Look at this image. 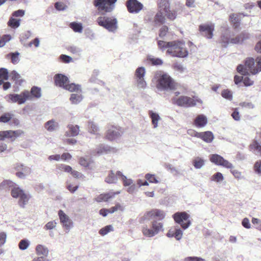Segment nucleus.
<instances>
[{
  "mask_svg": "<svg viewBox=\"0 0 261 261\" xmlns=\"http://www.w3.org/2000/svg\"><path fill=\"white\" fill-rule=\"evenodd\" d=\"M231 21L233 23L236 28L238 27L240 25L239 19L238 16L236 14H232L229 16Z\"/></svg>",
  "mask_w": 261,
  "mask_h": 261,
  "instance_id": "nucleus-51",
  "label": "nucleus"
},
{
  "mask_svg": "<svg viewBox=\"0 0 261 261\" xmlns=\"http://www.w3.org/2000/svg\"><path fill=\"white\" fill-rule=\"evenodd\" d=\"M57 223L55 221H49L44 226L46 230H51L56 227Z\"/></svg>",
  "mask_w": 261,
  "mask_h": 261,
  "instance_id": "nucleus-61",
  "label": "nucleus"
},
{
  "mask_svg": "<svg viewBox=\"0 0 261 261\" xmlns=\"http://www.w3.org/2000/svg\"><path fill=\"white\" fill-rule=\"evenodd\" d=\"M69 51L75 55H80L82 52V49L75 46H71L68 48Z\"/></svg>",
  "mask_w": 261,
  "mask_h": 261,
  "instance_id": "nucleus-52",
  "label": "nucleus"
},
{
  "mask_svg": "<svg viewBox=\"0 0 261 261\" xmlns=\"http://www.w3.org/2000/svg\"><path fill=\"white\" fill-rule=\"evenodd\" d=\"M245 67L252 74H255L261 71V56L257 57L255 60L252 58H249L245 61Z\"/></svg>",
  "mask_w": 261,
  "mask_h": 261,
  "instance_id": "nucleus-9",
  "label": "nucleus"
},
{
  "mask_svg": "<svg viewBox=\"0 0 261 261\" xmlns=\"http://www.w3.org/2000/svg\"><path fill=\"white\" fill-rule=\"evenodd\" d=\"M158 11L164 13L165 15L170 20H173L176 17L175 11L170 10L169 0H158Z\"/></svg>",
  "mask_w": 261,
  "mask_h": 261,
  "instance_id": "nucleus-7",
  "label": "nucleus"
},
{
  "mask_svg": "<svg viewBox=\"0 0 261 261\" xmlns=\"http://www.w3.org/2000/svg\"><path fill=\"white\" fill-rule=\"evenodd\" d=\"M123 132L119 126L112 125L108 127L106 134V138L110 141H113L120 138Z\"/></svg>",
  "mask_w": 261,
  "mask_h": 261,
  "instance_id": "nucleus-14",
  "label": "nucleus"
},
{
  "mask_svg": "<svg viewBox=\"0 0 261 261\" xmlns=\"http://www.w3.org/2000/svg\"><path fill=\"white\" fill-rule=\"evenodd\" d=\"M19 53L17 51L11 53L8 55V56H10L11 62L14 64H16L19 62Z\"/></svg>",
  "mask_w": 261,
  "mask_h": 261,
  "instance_id": "nucleus-47",
  "label": "nucleus"
},
{
  "mask_svg": "<svg viewBox=\"0 0 261 261\" xmlns=\"http://www.w3.org/2000/svg\"><path fill=\"white\" fill-rule=\"evenodd\" d=\"M164 13L158 11L155 15L153 19L154 24L156 26H159L164 23L166 21Z\"/></svg>",
  "mask_w": 261,
  "mask_h": 261,
  "instance_id": "nucleus-25",
  "label": "nucleus"
},
{
  "mask_svg": "<svg viewBox=\"0 0 261 261\" xmlns=\"http://www.w3.org/2000/svg\"><path fill=\"white\" fill-rule=\"evenodd\" d=\"M8 24L9 26L16 28L19 27L20 25L19 20L14 18H11L8 21Z\"/></svg>",
  "mask_w": 261,
  "mask_h": 261,
  "instance_id": "nucleus-58",
  "label": "nucleus"
},
{
  "mask_svg": "<svg viewBox=\"0 0 261 261\" xmlns=\"http://www.w3.org/2000/svg\"><path fill=\"white\" fill-rule=\"evenodd\" d=\"M56 9L58 11H63L66 9V6L62 2H57L55 4Z\"/></svg>",
  "mask_w": 261,
  "mask_h": 261,
  "instance_id": "nucleus-63",
  "label": "nucleus"
},
{
  "mask_svg": "<svg viewBox=\"0 0 261 261\" xmlns=\"http://www.w3.org/2000/svg\"><path fill=\"white\" fill-rule=\"evenodd\" d=\"M66 188L71 193H73L77 190L79 186H73V185L69 181H67Z\"/></svg>",
  "mask_w": 261,
  "mask_h": 261,
  "instance_id": "nucleus-60",
  "label": "nucleus"
},
{
  "mask_svg": "<svg viewBox=\"0 0 261 261\" xmlns=\"http://www.w3.org/2000/svg\"><path fill=\"white\" fill-rule=\"evenodd\" d=\"M57 170L59 172L64 171L66 173H70L72 170V168L69 165L61 164L57 165Z\"/></svg>",
  "mask_w": 261,
  "mask_h": 261,
  "instance_id": "nucleus-40",
  "label": "nucleus"
},
{
  "mask_svg": "<svg viewBox=\"0 0 261 261\" xmlns=\"http://www.w3.org/2000/svg\"><path fill=\"white\" fill-rule=\"evenodd\" d=\"M250 148L253 150L255 153H260L261 154V145L258 143H254L251 145Z\"/></svg>",
  "mask_w": 261,
  "mask_h": 261,
  "instance_id": "nucleus-57",
  "label": "nucleus"
},
{
  "mask_svg": "<svg viewBox=\"0 0 261 261\" xmlns=\"http://www.w3.org/2000/svg\"><path fill=\"white\" fill-rule=\"evenodd\" d=\"M11 194L13 198H19L18 204L23 208L27 204L30 198V195L25 193L17 185L11 189Z\"/></svg>",
  "mask_w": 261,
  "mask_h": 261,
  "instance_id": "nucleus-5",
  "label": "nucleus"
},
{
  "mask_svg": "<svg viewBox=\"0 0 261 261\" xmlns=\"http://www.w3.org/2000/svg\"><path fill=\"white\" fill-rule=\"evenodd\" d=\"M166 216L165 212L160 209H152L147 212L144 215V217L148 218H156L159 221L163 220Z\"/></svg>",
  "mask_w": 261,
  "mask_h": 261,
  "instance_id": "nucleus-19",
  "label": "nucleus"
},
{
  "mask_svg": "<svg viewBox=\"0 0 261 261\" xmlns=\"http://www.w3.org/2000/svg\"><path fill=\"white\" fill-rule=\"evenodd\" d=\"M119 176L114 173V171L111 170L110 171L109 174L105 178V181L109 184H114L117 181V179Z\"/></svg>",
  "mask_w": 261,
  "mask_h": 261,
  "instance_id": "nucleus-32",
  "label": "nucleus"
},
{
  "mask_svg": "<svg viewBox=\"0 0 261 261\" xmlns=\"http://www.w3.org/2000/svg\"><path fill=\"white\" fill-rule=\"evenodd\" d=\"M76 93H72L71 94L70 100L72 104L77 105L83 99V96L82 94V92H76Z\"/></svg>",
  "mask_w": 261,
  "mask_h": 261,
  "instance_id": "nucleus-30",
  "label": "nucleus"
},
{
  "mask_svg": "<svg viewBox=\"0 0 261 261\" xmlns=\"http://www.w3.org/2000/svg\"><path fill=\"white\" fill-rule=\"evenodd\" d=\"M54 80L56 85L63 88L69 83L68 77L62 74H56L54 76Z\"/></svg>",
  "mask_w": 261,
  "mask_h": 261,
  "instance_id": "nucleus-20",
  "label": "nucleus"
},
{
  "mask_svg": "<svg viewBox=\"0 0 261 261\" xmlns=\"http://www.w3.org/2000/svg\"><path fill=\"white\" fill-rule=\"evenodd\" d=\"M210 161L218 166H223L227 169H231L233 168V165L225 160L222 156L217 154H213L210 155Z\"/></svg>",
  "mask_w": 261,
  "mask_h": 261,
  "instance_id": "nucleus-13",
  "label": "nucleus"
},
{
  "mask_svg": "<svg viewBox=\"0 0 261 261\" xmlns=\"http://www.w3.org/2000/svg\"><path fill=\"white\" fill-rule=\"evenodd\" d=\"M13 115L9 113H5L0 117V122L7 123L11 119Z\"/></svg>",
  "mask_w": 261,
  "mask_h": 261,
  "instance_id": "nucleus-48",
  "label": "nucleus"
},
{
  "mask_svg": "<svg viewBox=\"0 0 261 261\" xmlns=\"http://www.w3.org/2000/svg\"><path fill=\"white\" fill-rule=\"evenodd\" d=\"M153 82L159 91L172 90L175 88V83L172 79L167 73L162 71L155 73Z\"/></svg>",
  "mask_w": 261,
  "mask_h": 261,
  "instance_id": "nucleus-2",
  "label": "nucleus"
},
{
  "mask_svg": "<svg viewBox=\"0 0 261 261\" xmlns=\"http://www.w3.org/2000/svg\"><path fill=\"white\" fill-rule=\"evenodd\" d=\"M14 169L16 171V176L21 179H24L31 173V169L20 163H17L13 165Z\"/></svg>",
  "mask_w": 261,
  "mask_h": 261,
  "instance_id": "nucleus-11",
  "label": "nucleus"
},
{
  "mask_svg": "<svg viewBox=\"0 0 261 261\" xmlns=\"http://www.w3.org/2000/svg\"><path fill=\"white\" fill-rule=\"evenodd\" d=\"M10 77L12 80L15 81L16 83H20L21 79H20V75L18 73H17L16 71L13 70L10 73Z\"/></svg>",
  "mask_w": 261,
  "mask_h": 261,
  "instance_id": "nucleus-50",
  "label": "nucleus"
},
{
  "mask_svg": "<svg viewBox=\"0 0 261 261\" xmlns=\"http://www.w3.org/2000/svg\"><path fill=\"white\" fill-rule=\"evenodd\" d=\"M116 151L115 148L110 147L108 145L101 144L96 148L95 152L97 155H100L105 153H114Z\"/></svg>",
  "mask_w": 261,
  "mask_h": 261,
  "instance_id": "nucleus-21",
  "label": "nucleus"
},
{
  "mask_svg": "<svg viewBox=\"0 0 261 261\" xmlns=\"http://www.w3.org/2000/svg\"><path fill=\"white\" fill-rule=\"evenodd\" d=\"M123 210L124 207L120 203H117L114 206H112L109 208V213L113 214L118 210L123 211Z\"/></svg>",
  "mask_w": 261,
  "mask_h": 261,
  "instance_id": "nucleus-54",
  "label": "nucleus"
},
{
  "mask_svg": "<svg viewBox=\"0 0 261 261\" xmlns=\"http://www.w3.org/2000/svg\"><path fill=\"white\" fill-rule=\"evenodd\" d=\"M35 250L36 254L39 256L42 255L45 257L48 255V249L44 245L39 244L36 247Z\"/></svg>",
  "mask_w": 261,
  "mask_h": 261,
  "instance_id": "nucleus-28",
  "label": "nucleus"
},
{
  "mask_svg": "<svg viewBox=\"0 0 261 261\" xmlns=\"http://www.w3.org/2000/svg\"><path fill=\"white\" fill-rule=\"evenodd\" d=\"M89 132L93 134H96L98 131V127L93 121H89L88 123Z\"/></svg>",
  "mask_w": 261,
  "mask_h": 261,
  "instance_id": "nucleus-45",
  "label": "nucleus"
},
{
  "mask_svg": "<svg viewBox=\"0 0 261 261\" xmlns=\"http://www.w3.org/2000/svg\"><path fill=\"white\" fill-rule=\"evenodd\" d=\"M120 193V192H117L116 193H105V194H101L98 196H97L95 198V200L98 202H100L102 201H106L109 199L113 197L114 195L115 194H118Z\"/></svg>",
  "mask_w": 261,
  "mask_h": 261,
  "instance_id": "nucleus-29",
  "label": "nucleus"
},
{
  "mask_svg": "<svg viewBox=\"0 0 261 261\" xmlns=\"http://www.w3.org/2000/svg\"><path fill=\"white\" fill-rule=\"evenodd\" d=\"M151 224L153 229H149V228L146 225L142 226V232L144 236L148 238L153 237L158 234L160 231L164 230L163 223L154 220L151 222Z\"/></svg>",
  "mask_w": 261,
  "mask_h": 261,
  "instance_id": "nucleus-4",
  "label": "nucleus"
},
{
  "mask_svg": "<svg viewBox=\"0 0 261 261\" xmlns=\"http://www.w3.org/2000/svg\"><path fill=\"white\" fill-rule=\"evenodd\" d=\"M8 97L12 102H17L19 105H21L31 97V94L29 91L25 90L19 94H9Z\"/></svg>",
  "mask_w": 261,
  "mask_h": 261,
  "instance_id": "nucleus-12",
  "label": "nucleus"
},
{
  "mask_svg": "<svg viewBox=\"0 0 261 261\" xmlns=\"http://www.w3.org/2000/svg\"><path fill=\"white\" fill-rule=\"evenodd\" d=\"M30 245V241L27 239L21 240L18 244L19 248L21 250H26Z\"/></svg>",
  "mask_w": 261,
  "mask_h": 261,
  "instance_id": "nucleus-46",
  "label": "nucleus"
},
{
  "mask_svg": "<svg viewBox=\"0 0 261 261\" xmlns=\"http://www.w3.org/2000/svg\"><path fill=\"white\" fill-rule=\"evenodd\" d=\"M58 215L61 223L63 227L68 232L73 226V223L69 217L62 210H59Z\"/></svg>",
  "mask_w": 261,
  "mask_h": 261,
  "instance_id": "nucleus-16",
  "label": "nucleus"
},
{
  "mask_svg": "<svg viewBox=\"0 0 261 261\" xmlns=\"http://www.w3.org/2000/svg\"><path fill=\"white\" fill-rule=\"evenodd\" d=\"M136 85L139 89H145L146 87V82L144 78H135Z\"/></svg>",
  "mask_w": 261,
  "mask_h": 261,
  "instance_id": "nucleus-44",
  "label": "nucleus"
},
{
  "mask_svg": "<svg viewBox=\"0 0 261 261\" xmlns=\"http://www.w3.org/2000/svg\"><path fill=\"white\" fill-rule=\"evenodd\" d=\"M245 33H241L239 35L236 36V37L231 38V44H239L241 43L244 39H245L247 37L245 36Z\"/></svg>",
  "mask_w": 261,
  "mask_h": 261,
  "instance_id": "nucleus-39",
  "label": "nucleus"
},
{
  "mask_svg": "<svg viewBox=\"0 0 261 261\" xmlns=\"http://www.w3.org/2000/svg\"><path fill=\"white\" fill-rule=\"evenodd\" d=\"M199 31L202 35L204 36L207 39H211L213 36V31H214V24H205L199 26Z\"/></svg>",
  "mask_w": 261,
  "mask_h": 261,
  "instance_id": "nucleus-18",
  "label": "nucleus"
},
{
  "mask_svg": "<svg viewBox=\"0 0 261 261\" xmlns=\"http://www.w3.org/2000/svg\"><path fill=\"white\" fill-rule=\"evenodd\" d=\"M222 96L229 100H231L232 99V92L228 89L223 90L221 92Z\"/></svg>",
  "mask_w": 261,
  "mask_h": 261,
  "instance_id": "nucleus-49",
  "label": "nucleus"
},
{
  "mask_svg": "<svg viewBox=\"0 0 261 261\" xmlns=\"http://www.w3.org/2000/svg\"><path fill=\"white\" fill-rule=\"evenodd\" d=\"M230 36L231 33L229 30L226 29L222 33L219 40V42L222 46L226 47L229 44H231Z\"/></svg>",
  "mask_w": 261,
  "mask_h": 261,
  "instance_id": "nucleus-22",
  "label": "nucleus"
},
{
  "mask_svg": "<svg viewBox=\"0 0 261 261\" xmlns=\"http://www.w3.org/2000/svg\"><path fill=\"white\" fill-rule=\"evenodd\" d=\"M126 6L128 11L132 14H138L143 8V5L137 0H127Z\"/></svg>",
  "mask_w": 261,
  "mask_h": 261,
  "instance_id": "nucleus-15",
  "label": "nucleus"
},
{
  "mask_svg": "<svg viewBox=\"0 0 261 261\" xmlns=\"http://www.w3.org/2000/svg\"><path fill=\"white\" fill-rule=\"evenodd\" d=\"M149 61L153 65H161L163 64V61L160 58H150Z\"/></svg>",
  "mask_w": 261,
  "mask_h": 261,
  "instance_id": "nucleus-62",
  "label": "nucleus"
},
{
  "mask_svg": "<svg viewBox=\"0 0 261 261\" xmlns=\"http://www.w3.org/2000/svg\"><path fill=\"white\" fill-rule=\"evenodd\" d=\"M207 123V117L203 115H198L194 121V125L197 128H202Z\"/></svg>",
  "mask_w": 261,
  "mask_h": 261,
  "instance_id": "nucleus-23",
  "label": "nucleus"
},
{
  "mask_svg": "<svg viewBox=\"0 0 261 261\" xmlns=\"http://www.w3.org/2000/svg\"><path fill=\"white\" fill-rule=\"evenodd\" d=\"M44 127L47 131L53 132L59 128V123L55 119H51L44 124Z\"/></svg>",
  "mask_w": 261,
  "mask_h": 261,
  "instance_id": "nucleus-26",
  "label": "nucleus"
},
{
  "mask_svg": "<svg viewBox=\"0 0 261 261\" xmlns=\"http://www.w3.org/2000/svg\"><path fill=\"white\" fill-rule=\"evenodd\" d=\"M117 0H94L93 5L99 12H111Z\"/></svg>",
  "mask_w": 261,
  "mask_h": 261,
  "instance_id": "nucleus-8",
  "label": "nucleus"
},
{
  "mask_svg": "<svg viewBox=\"0 0 261 261\" xmlns=\"http://www.w3.org/2000/svg\"><path fill=\"white\" fill-rule=\"evenodd\" d=\"M97 22L98 25L110 32L115 33L118 29V21L114 17L99 16L97 19Z\"/></svg>",
  "mask_w": 261,
  "mask_h": 261,
  "instance_id": "nucleus-3",
  "label": "nucleus"
},
{
  "mask_svg": "<svg viewBox=\"0 0 261 261\" xmlns=\"http://www.w3.org/2000/svg\"><path fill=\"white\" fill-rule=\"evenodd\" d=\"M67 128L68 130L65 133V136L67 137H75L79 134L80 126L77 125L69 124Z\"/></svg>",
  "mask_w": 261,
  "mask_h": 261,
  "instance_id": "nucleus-24",
  "label": "nucleus"
},
{
  "mask_svg": "<svg viewBox=\"0 0 261 261\" xmlns=\"http://www.w3.org/2000/svg\"><path fill=\"white\" fill-rule=\"evenodd\" d=\"M64 89L70 92H82L81 86L80 85H76L74 83H67Z\"/></svg>",
  "mask_w": 261,
  "mask_h": 261,
  "instance_id": "nucleus-36",
  "label": "nucleus"
},
{
  "mask_svg": "<svg viewBox=\"0 0 261 261\" xmlns=\"http://www.w3.org/2000/svg\"><path fill=\"white\" fill-rule=\"evenodd\" d=\"M113 230L114 228L112 225H107L99 230V233L103 236L107 234L109 232L113 231Z\"/></svg>",
  "mask_w": 261,
  "mask_h": 261,
  "instance_id": "nucleus-43",
  "label": "nucleus"
},
{
  "mask_svg": "<svg viewBox=\"0 0 261 261\" xmlns=\"http://www.w3.org/2000/svg\"><path fill=\"white\" fill-rule=\"evenodd\" d=\"M17 184L10 180H5L0 184L1 190L9 189L14 188Z\"/></svg>",
  "mask_w": 261,
  "mask_h": 261,
  "instance_id": "nucleus-34",
  "label": "nucleus"
},
{
  "mask_svg": "<svg viewBox=\"0 0 261 261\" xmlns=\"http://www.w3.org/2000/svg\"><path fill=\"white\" fill-rule=\"evenodd\" d=\"M184 261H205V260L200 257L190 256L186 257Z\"/></svg>",
  "mask_w": 261,
  "mask_h": 261,
  "instance_id": "nucleus-64",
  "label": "nucleus"
},
{
  "mask_svg": "<svg viewBox=\"0 0 261 261\" xmlns=\"http://www.w3.org/2000/svg\"><path fill=\"white\" fill-rule=\"evenodd\" d=\"M210 179L211 181L219 183L223 181L224 177L221 172H218L211 176Z\"/></svg>",
  "mask_w": 261,
  "mask_h": 261,
  "instance_id": "nucleus-37",
  "label": "nucleus"
},
{
  "mask_svg": "<svg viewBox=\"0 0 261 261\" xmlns=\"http://www.w3.org/2000/svg\"><path fill=\"white\" fill-rule=\"evenodd\" d=\"M117 175L121 178L124 186L127 187L134 184L133 180L132 179L127 178L121 172L117 171Z\"/></svg>",
  "mask_w": 261,
  "mask_h": 261,
  "instance_id": "nucleus-33",
  "label": "nucleus"
},
{
  "mask_svg": "<svg viewBox=\"0 0 261 261\" xmlns=\"http://www.w3.org/2000/svg\"><path fill=\"white\" fill-rule=\"evenodd\" d=\"M193 165L197 169H201L205 164L204 159L197 156L193 160Z\"/></svg>",
  "mask_w": 261,
  "mask_h": 261,
  "instance_id": "nucleus-35",
  "label": "nucleus"
},
{
  "mask_svg": "<svg viewBox=\"0 0 261 261\" xmlns=\"http://www.w3.org/2000/svg\"><path fill=\"white\" fill-rule=\"evenodd\" d=\"M172 102L173 104L178 106L186 108L194 107L197 103H202V100L200 99H194L186 96H181L178 98L173 97L172 98Z\"/></svg>",
  "mask_w": 261,
  "mask_h": 261,
  "instance_id": "nucleus-6",
  "label": "nucleus"
},
{
  "mask_svg": "<svg viewBox=\"0 0 261 261\" xmlns=\"http://www.w3.org/2000/svg\"><path fill=\"white\" fill-rule=\"evenodd\" d=\"M145 178L148 181L151 183L158 184L159 182L154 174L147 173L145 175Z\"/></svg>",
  "mask_w": 261,
  "mask_h": 261,
  "instance_id": "nucleus-56",
  "label": "nucleus"
},
{
  "mask_svg": "<svg viewBox=\"0 0 261 261\" xmlns=\"http://www.w3.org/2000/svg\"><path fill=\"white\" fill-rule=\"evenodd\" d=\"M158 44L161 50H167V54L172 57L185 58L188 55V50L184 47V44L180 41L165 42L159 40Z\"/></svg>",
  "mask_w": 261,
  "mask_h": 261,
  "instance_id": "nucleus-1",
  "label": "nucleus"
},
{
  "mask_svg": "<svg viewBox=\"0 0 261 261\" xmlns=\"http://www.w3.org/2000/svg\"><path fill=\"white\" fill-rule=\"evenodd\" d=\"M146 70L144 67H140L137 68L135 71V78H144Z\"/></svg>",
  "mask_w": 261,
  "mask_h": 261,
  "instance_id": "nucleus-42",
  "label": "nucleus"
},
{
  "mask_svg": "<svg viewBox=\"0 0 261 261\" xmlns=\"http://www.w3.org/2000/svg\"><path fill=\"white\" fill-rule=\"evenodd\" d=\"M199 138L201 139L206 143L212 142L214 138L213 134L210 131L199 133Z\"/></svg>",
  "mask_w": 261,
  "mask_h": 261,
  "instance_id": "nucleus-27",
  "label": "nucleus"
},
{
  "mask_svg": "<svg viewBox=\"0 0 261 261\" xmlns=\"http://www.w3.org/2000/svg\"><path fill=\"white\" fill-rule=\"evenodd\" d=\"M69 26L75 32L80 33L82 32L83 27L81 23L72 22L70 23Z\"/></svg>",
  "mask_w": 261,
  "mask_h": 261,
  "instance_id": "nucleus-38",
  "label": "nucleus"
},
{
  "mask_svg": "<svg viewBox=\"0 0 261 261\" xmlns=\"http://www.w3.org/2000/svg\"><path fill=\"white\" fill-rule=\"evenodd\" d=\"M31 94L34 97L39 98L41 96V89L38 87L34 86L31 89Z\"/></svg>",
  "mask_w": 261,
  "mask_h": 261,
  "instance_id": "nucleus-41",
  "label": "nucleus"
},
{
  "mask_svg": "<svg viewBox=\"0 0 261 261\" xmlns=\"http://www.w3.org/2000/svg\"><path fill=\"white\" fill-rule=\"evenodd\" d=\"M189 215L186 212H177L173 215V218L178 224H179L184 229L188 228L191 225V221L189 219Z\"/></svg>",
  "mask_w": 261,
  "mask_h": 261,
  "instance_id": "nucleus-10",
  "label": "nucleus"
},
{
  "mask_svg": "<svg viewBox=\"0 0 261 261\" xmlns=\"http://www.w3.org/2000/svg\"><path fill=\"white\" fill-rule=\"evenodd\" d=\"M9 78L8 71L6 68H0V79L7 80Z\"/></svg>",
  "mask_w": 261,
  "mask_h": 261,
  "instance_id": "nucleus-55",
  "label": "nucleus"
},
{
  "mask_svg": "<svg viewBox=\"0 0 261 261\" xmlns=\"http://www.w3.org/2000/svg\"><path fill=\"white\" fill-rule=\"evenodd\" d=\"M182 231L178 228H175L174 233V237L178 241L180 240L182 236Z\"/></svg>",
  "mask_w": 261,
  "mask_h": 261,
  "instance_id": "nucleus-59",
  "label": "nucleus"
},
{
  "mask_svg": "<svg viewBox=\"0 0 261 261\" xmlns=\"http://www.w3.org/2000/svg\"><path fill=\"white\" fill-rule=\"evenodd\" d=\"M23 132L21 130L1 131L0 140H4L5 138H8L11 141H14Z\"/></svg>",
  "mask_w": 261,
  "mask_h": 261,
  "instance_id": "nucleus-17",
  "label": "nucleus"
},
{
  "mask_svg": "<svg viewBox=\"0 0 261 261\" xmlns=\"http://www.w3.org/2000/svg\"><path fill=\"white\" fill-rule=\"evenodd\" d=\"M11 39V37L9 35H5L3 37H0V47H3Z\"/></svg>",
  "mask_w": 261,
  "mask_h": 261,
  "instance_id": "nucleus-53",
  "label": "nucleus"
},
{
  "mask_svg": "<svg viewBox=\"0 0 261 261\" xmlns=\"http://www.w3.org/2000/svg\"><path fill=\"white\" fill-rule=\"evenodd\" d=\"M149 115L151 119V122L152 125H153V128H157L158 126V122L161 119L159 114L154 112L152 111H150L149 112Z\"/></svg>",
  "mask_w": 261,
  "mask_h": 261,
  "instance_id": "nucleus-31",
  "label": "nucleus"
}]
</instances>
